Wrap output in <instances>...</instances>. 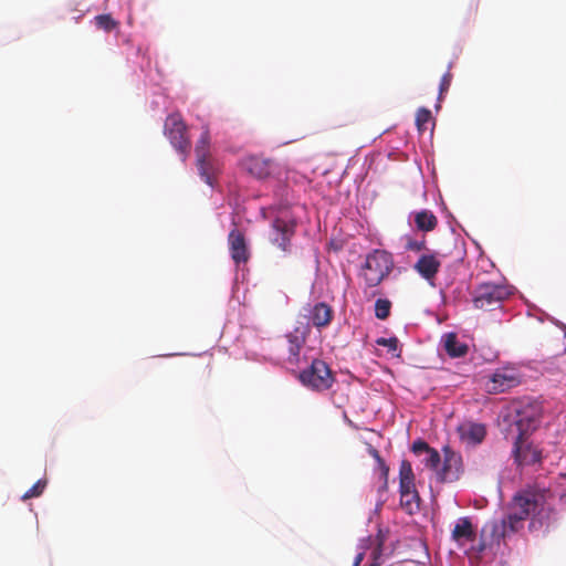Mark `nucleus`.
Here are the masks:
<instances>
[{
	"instance_id": "9d476101",
	"label": "nucleus",
	"mask_w": 566,
	"mask_h": 566,
	"mask_svg": "<svg viewBox=\"0 0 566 566\" xmlns=\"http://www.w3.org/2000/svg\"><path fill=\"white\" fill-rule=\"evenodd\" d=\"M528 437L516 436L513 443V457L518 465H530L541 462L542 451L528 442Z\"/></svg>"
},
{
	"instance_id": "7ed1b4c3",
	"label": "nucleus",
	"mask_w": 566,
	"mask_h": 566,
	"mask_svg": "<svg viewBox=\"0 0 566 566\" xmlns=\"http://www.w3.org/2000/svg\"><path fill=\"white\" fill-rule=\"evenodd\" d=\"M392 266L394 262L390 253L375 250L373 253L368 254L363 265L361 273L366 285L375 287L380 284L390 273Z\"/></svg>"
},
{
	"instance_id": "b1692460",
	"label": "nucleus",
	"mask_w": 566,
	"mask_h": 566,
	"mask_svg": "<svg viewBox=\"0 0 566 566\" xmlns=\"http://www.w3.org/2000/svg\"><path fill=\"white\" fill-rule=\"evenodd\" d=\"M401 507L409 514H412L420 510V496L417 492L402 493L400 494Z\"/></svg>"
},
{
	"instance_id": "6ab92c4d",
	"label": "nucleus",
	"mask_w": 566,
	"mask_h": 566,
	"mask_svg": "<svg viewBox=\"0 0 566 566\" xmlns=\"http://www.w3.org/2000/svg\"><path fill=\"white\" fill-rule=\"evenodd\" d=\"M444 349L450 357L459 358L467 355L468 345L458 339L457 334L448 333L444 335Z\"/></svg>"
},
{
	"instance_id": "20e7f679",
	"label": "nucleus",
	"mask_w": 566,
	"mask_h": 566,
	"mask_svg": "<svg viewBox=\"0 0 566 566\" xmlns=\"http://www.w3.org/2000/svg\"><path fill=\"white\" fill-rule=\"evenodd\" d=\"M300 380L312 390L325 391L333 386L335 377L324 360L314 359L308 368L301 371Z\"/></svg>"
},
{
	"instance_id": "c9c22d12",
	"label": "nucleus",
	"mask_w": 566,
	"mask_h": 566,
	"mask_svg": "<svg viewBox=\"0 0 566 566\" xmlns=\"http://www.w3.org/2000/svg\"><path fill=\"white\" fill-rule=\"evenodd\" d=\"M364 556H365V552H360L356 555L355 559H354V563H353V566H359L360 563L363 562L364 559Z\"/></svg>"
},
{
	"instance_id": "9b49d317",
	"label": "nucleus",
	"mask_w": 566,
	"mask_h": 566,
	"mask_svg": "<svg viewBox=\"0 0 566 566\" xmlns=\"http://www.w3.org/2000/svg\"><path fill=\"white\" fill-rule=\"evenodd\" d=\"M228 244L232 260L235 264L247 263L250 253L245 237L241 230L234 227L228 235Z\"/></svg>"
},
{
	"instance_id": "5701e85b",
	"label": "nucleus",
	"mask_w": 566,
	"mask_h": 566,
	"mask_svg": "<svg viewBox=\"0 0 566 566\" xmlns=\"http://www.w3.org/2000/svg\"><path fill=\"white\" fill-rule=\"evenodd\" d=\"M196 158L197 161H202V159L211 157L210 154V134L208 129H205L197 142L196 148Z\"/></svg>"
},
{
	"instance_id": "c756f323",
	"label": "nucleus",
	"mask_w": 566,
	"mask_h": 566,
	"mask_svg": "<svg viewBox=\"0 0 566 566\" xmlns=\"http://www.w3.org/2000/svg\"><path fill=\"white\" fill-rule=\"evenodd\" d=\"M378 346L387 347L389 352H396L398 349L399 340L397 337L385 338L380 337L376 340Z\"/></svg>"
},
{
	"instance_id": "a211bd4d",
	"label": "nucleus",
	"mask_w": 566,
	"mask_h": 566,
	"mask_svg": "<svg viewBox=\"0 0 566 566\" xmlns=\"http://www.w3.org/2000/svg\"><path fill=\"white\" fill-rule=\"evenodd\" d=\"M399 490L400 494L417 492L415 484V474L411 463L402 460L399 468Z\"/></svg>"
},
{
	"instance_id": "72a5a7b5",
	"label": "nucleus",
	"mask_w": 566,
	"mask_h": 566,
	"mask_svg": "<svg viewBox=\"0 0 566 566\" xmlns=\"http://www.w3.org/2000/svg\"><path fill=\"white\" fill-rule=\"evenodd\" d=\"M376 541H377V547L373 552V555H374L375 559H377L380 556V554H381V546H382V543H384V537L381 535V532L378 533Z\"/></svg>"
},
{
	"instance_id": "f704fd0d",
	"label": "nucleus",
	"mask_w": 566,
	"mask_h": 566,
	"mask_svg": "<svg viewBox=\"0 0 566 566\" xmlns=\"http://www.w3.org/2000/svg\"><path fill=\"white\" fill-rule=\"evenodd\" d=\"M378 465H379V469L384 475L385 479H387L388 476V473H389V468L388 465L385 463L384 460H381L380 462H378Z\"/></svg>"
},
{
	"instance_id": "4be33fe9",
	"label": "nucleus",
	"mask_w": 566,
	"mask_h": 566,
	"mask_svg": "<svg viewBox=\"0 0 566 566\" xmlns=\"http://www.w3.org/2000/svg\"><path fill=\"white\" fill-rule=\"evenodd\" d=\"M248 169L256 178H265L271 172V161L259 157H252L248 161Z\"/></svg>"
},
{
	"instance_id": "c85d7f7f",
	"label": "nucleus",
	"mask_w": 566,
	"mask_h": 566,
	"mask_svg": "<svg viewBox=\"0 0 566 566\" xmlns=\"http://www.w3.org/2000/svg\"><path fill=\"white\" fill-rule=\"evenodd\" d=\"M431 120V112L424 107L419 108L416 114V125L420 132L426 130V125Z\"/></svg>"
},
{
	"instance_id": "473e14b6",
	"label": "nucleus",
	"mask_w": 566,
	"mask_h": 566,
	"mask_svg": "<svg viewBox=\"0 0 566 566\" xmlns=\"http://www.w3.org/2000/svg\"><path fill=\"white\" fill-rule=\"evenodd\" d=\"M451 81H452V75L450 72H447L442 77H441V81H440V86H439V95L440 97L442 96L443 93L448 92L450 85H451Z\"/></svg>"
},
{
	"instance_id": "cd10ccee",
	"label": "nucleus",
	"mask_w": 566,
	"mask_h": 566,
	"mask_svg": "<svg viewBox=\"0 0 566 566\" xmlns=\"http://www.w3.org/2000/svg\"><path fill=\"white\" fill-rule=\"evenodd\" d=\"M46 486V480L36 481L23 495L22 500L27 501L32 497L40 496Z\"/></svg>"
},
{
	"instance_id": "2f4dec72",
	"label": "nucleus",
	"mask_w": 566,
	"mask_h": 566,
	"mask_svg": "<svg viewBox=\"0 0 566 566\" xmlns=\"http://www.w3.org/2000/svg\"><path fill=\"white\" fill-rule=\"evenodd\" d=\"M406 249L416 252L422 251L423 249H426V241H416L412 240L411 238H407Z\"/></svg>"
},
{
	"instance_id": "f8f14e48",
	"label": "nucleus",
	"mask_w": 566,
	"mask_h": 566,
	"mask_svg": "<svg viewBox=\"0 0 566 566\" xmlns=\"http://www.w3.org/2000/svg\"><path fill=\"white\" fill-rule=\"evenodd\" d=\"M311 332L308 324H301L296 326L293 332L286 335L289 342V361L296 364L300 359L301 349L303 348L306 338Z\"/></svg>"
},
{
	"instance_id": "f257e3e1",
	"label": "nucleus",
	"mask_w": 566,
	"mask_h": 566,
	"mask_svg": "<svg viewBox=\"0 0 566 566\" xmlns=\"http://www.w3.org/2000/svg\"><path fill=\"white\" fill-rule=\"evenodd\" d=\"M546 504L545 492L527 489L516 493L509 513L510 532H516L532 514H541Z\"/></svg>"
},
{
	"instance_id": "2eb2a0df",
	"label": "nucleus",
	"mask_w": 566,
	"mask_h": 566,
	"mask_svg": "<svg viewBox=\"0 0 566 566\" xmlns=\"http://www.w3.org/2000/svg\"><path fill=\"white\" fill-rule=\"evenodd\" d=\"M440 266L441 261L438 259L437 254L429 253L422 254L416 262L413 269L420 274L421 277L431 282L439 272Z\"/></svg>"
},
{
	"instance_id": "0eeeda50",
	"label": "nucleus",
	"mask_w": 566,
	"mask_h": 566,
	"mask_svg": "<svg viewBox=\"0 0 566 566\" xmlns=\"http://www.w3.org/2000/svg\"><path fill=\"white\" fill-rule=\"evenodd\" d=\"M296 222L292 218L276 217L271 224V241L282 251L290 248L291 239L295 233Z\"/></svg>"
},
{
	"instance_id": "6e6552de",
	"label": "nucleus",
	"mask_w": 566,
	"mask_h": 566,
	"mask_svg": "<svg viewBox=\"0 0 566 566\" xmlns=\"http://www.w3.org/2000/svg\"><path fill=\"white\" fill-rule=\"evenodd\" d=\"M509 516L501 521H493L488 523L481 531V543L478 551L482 552L488 547H492L495 544H500V541L510 534Z\"/></svg>"
},
{
	"instance_id": "bb28decb",
	"label": "nucleus",
	"mask_w": 566,
	"mask_h": 566,
	"mask_svg": "<svg viewBox=\"0 0 566 566\" xmlns=\"http://www.w3.org/2000/svg\"><path fill=\"white\" fill-rule=\"evenodd\" d=\"M422 462L427 468L437 472L441 462L439 452L432 448L428 453L424 454Z\"/></svg>"
},
{
	"instance_id": "dca6fc26",
	"label": "nucleus",
	"mask_w": 566,
	"mask_h": 566,
	"mask_svg": "<svg viewBox=\"0 0 566 566\" xmlns=\"http://www.w3.org/2000/svg\"><path fill=\"white\" fill-rule=\"evenodd\" d=\"M520 384L517 377L507 371H496L490 378L488 388L490 392H504Z\"/></svg>"
},
{
	"instance_id": "39448f33",
	"label": "nucleus",
	"mask_w": 566,
	"mask_h": 566,
	"mask_svg": "<svg viewBox=\"0 0 566 566\" xmlns=\"http://www.w3.org/2000/svg\"><path fill=\"white\" fill-rule=\"evenodd\" d=\"M515 413L513 426L517 430V436L528 437L539 427L543 408L537 401L521 402L516 407Z\"/></svg>"
},
{
	"instance_id": "4468645a",
	"label": "nucleus",
	"mask_w": 566,
	"mask_h": 566,
	"mask_svg": "<svg viewBox=\"0 0 566 566\" xmlns=\"http://www.w3.org/2000/svg\"><path fill=\"white\" fill-rule=\"evenodd\" d=\"M307 311V324L310 325L311 323L314 327L318 329L328 326L334 316L333 308L325 302H318L313 306L308 307Z\"/></svg>"
},
{
	"instance_id": "58836bf2",
	"label": "nucleus",
	"mask_w": 566,
	"mask_h": 566,
	"mask_svg": "<svg viewBox=\"0 0 566 566\" xmlns=\"http://www.w3.org/2000/svg\"><path fill=\"white\" fill-rule=\"evenodd\" d=\"M369 566H378L376 563L370 564Z\"/></svg>"
},
{
	"instance_id": "f3484780",
	"label": "nucleus",
	"mask_w": 566,
	"mask_h": 566,
	"mask_svg": "<svg viewBox=\"0 0 566 566\" xmlns=\"http://www.w3.org/2000/svg\"><path fill=\"white\" fill-rule=\"evenodd\" d=\"M476 533L473 528L472 522L469 517H460L451 533V538L459 545L468 542H474Z\"/></svg>"
},
{
	"instance_id": "4c0bfd02",
	"label": "nucleus",
	"mask_w": 566,
	"mask_h": 566,
	"mask_svg": "<svg viewBox=\"0 0 566 566\" xmlns=\"http://www.w3.org/2000/svg\"><path fill=\"white\" fill-rule=\"evenodd\" d=\"M369 542H371V538H370V537H368V538L364 539V541H363V543H365V544L361 546V548H364V549H365V548L367 547V543H369Z\"/></svg>"
},
{
	"instance_id": "7c9ffc66",
	"label": "nucleus",
	"mask_w": 566,
	"mask_h": 566,
	"mask_svg": "<svg viewBox=\"0 0 566 566\" xmlns=\"http://www.w3.org/2000/svg\"><path fill=\"white\" fill-rule=\"evenodd\" d=\"M432 448L423 440H417L412 443V452L418 455H424L428 453Z\"/></svg>"
},
{
	"instance_id": "a878e982",
	"label": "nucleus",
	"mask_w": 566,
	"mask_h": 566,
	"mask_svg": "<svg viewBox=\"0 0 566 566\" xmlns=\"http://www.w3.org/2000/svg\"><path fill=\"white\" fill-rule=\"evenodd\" d=\"M391 303L387 298H378L375 302V315L378 319H386L390 315Z\"/></svg>"
},
{
	"instance_id": "412c9836",
	"label": "nucleus",
	"mask_w": 566,
	"mask_h": 566,
	"mask_svg": "<svg viewBox=\"0 0 566 566\" xmlns=\"http://www.w3.org/2000/svg\"><path fill=\"white\" fill-rule=\"evenodd\" d=\"M415 223L418 230L429 232L436 229L438 219L430 210H421L415 214Z\"/></svg>"
},
{
	"instance_id": "1a4fd4ad",
	"label": "nucleus",
	"mask_w": 566,
	"mask_h": 566,
	"mask_svg": "<svg viewBox=\"0 0 566 566\" xmlns=\"http://www.w3.org/2000/svg\"><path fill=\"white\" fill-rule=\"evenodd\" d=\"M443 464L437 471L439 482H454L462 472V457L449 447L443 448Z\"/></svg>"
},
{
	"instance_id": "393cba45",
	"label": "nucleus",
	"mask_w": 566,
	"mask_h": 566,
	"mask_svg": "<svg viewBox=\"0 0 566 566\" xmlns=\"http://www.w3.org/2000/svg\"><path fill=\"white\" fill-rule=\"evenodd\" d=\"M95 24L98 29L111 32L116 29L119 23L114 20L111 14H99L95 17Z\"/></svg>"
},
{
	"instance_id": "423d86ee",
	"label": "nucleus",
	"mask_w": 566,
	"mask_h": 566,
	"mask_svg": "<svg viewBox=\"0 0 566 566\" xmlns=\"http://www.w3.org/2000/svg\"><path fill=\"white\" fill-rule=\"evenodd\" d=\"M165 135L171 145L182 155L185 161L190 149V140L187 137V126L180 114H171L165 123Z\"/></svg>"
},
{
	"instance_id": "f03ea898",
	"label": "nucleus",
	"mask_w": 566,
	"mask_h": 566,
	"mask_svg": "<svg viewBox=\"0 0 566 566\" xmlns=\"http://www.w3.org/2000/svg\"><path fill=\"white\" fill-rule=\"evenodd\" d=\"M512 294L509 286L485 282L476 285L472 292V302L475 308L493 311L500 308L502 303Z\"/></svg>"
},
{
	"instance_id": "ddd939ff",
	"label": "nucleus",
	"mask_w": 566,
	"mask_h": 566,
	"mask_svg": "<svg viewBox=\"0 0 566 566\" xmlns=\"http://www.w3.org/2000/svg\"><path fill=\"white\" fill-rule=\"evenodd\" d=\"M458 433L462 442L478 446L485 439L486 428L482 423L465 421L458 427Z\"/></svg>"
},
{
	"instance_id": "e433bc0d",
	"label": "nucleus",
	"mask_w": 566,
	"mask_h": 566,
	"mask_svg": "<svg viewBox=\"0 0 566 566\" xmlns=\"http://www.w3.org/2000/svg\"><path fill=\"white\" fill-rule=\"evenodd\" d=\"M369 452L373 455V458L377 461V463L382 460V458L380 457L378 450L371 448Z\"/></svg>"
},
{
	"instance_id": "aec40b11",
	"label": "nucleus",
	"mask_w": 566,
	"mask_h": 566,
	"mask_svg": "<svg viewBox=\"0 0 566 566\" xmlns=\"http://www.w3.org/2000/svg\"><path fill=\"white\" fill-rule=\"evenodd\" d=\"M196 165L205 182L209 186H213L216 174L218 172L217 161L212 157H208L202 159V161H197Z\"/></svg>"
}]
</instances>
